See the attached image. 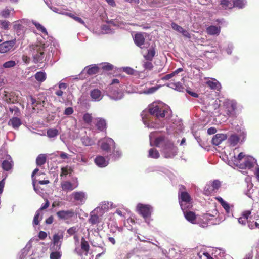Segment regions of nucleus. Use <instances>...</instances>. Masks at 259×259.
I'll return each mask as SVG.
<instances>
[{
  "instance_id": "obj_30",
  "label": "nucleus",
  "mask_w": 259,
  "mask_h": 259,
  "mask_svg": "<svg viewBox=\"0 0 259 259\" xmlns=\"http://www.w3.org/2000/svg\"><path fill=\"white\" fill-rule=\"evenodd\" d=\"M206 83L211 89L220 91L221 88V83L215 79L211 78L206 81Z\"/></svg>"
},
{
  "instance_id": "obj_45",
  "label": "nucleus",
  "mask_w": 259,
  "mask_h": 259,
  "mask_svg": "<svg viewBox=\"0 0 259 259\" xmlns=\"http://www.w3.org/2000/svg\"><path fill=\"white\" fill-rule=\"evenodd\" d=\"M179 203L181 206V209L183 212L187 211V209H189L191 208V207L192 206L191 201H182L181 202V203Z\"/></svg>"
},
{
  "instance_id": "obj_40",
  "label": "nucleus",
  "mask_w": 259,
  "mask_h": 259,
  "mask_svg": "<svg viewBox=\"0 0 259 259\" xmlns=\"http://www.w3.org/2000/svg\"><path fill=\"white\" fill-rule=\"evenodd\" d=\"M35 78L38 81L42 82L46 79V74L41 71L38 72L35 74Z\"/></svg>"
},
{
  "instance_id": "obj_58",
  "label": "nucleus",
  "mask_w": 259,
  "mask_h": 259,
  "mask_svg": "<svg viewBox=\"0 0 259 259\" xmlns=\"http://www.w3.org/2000/svg\"><path fill=\"white\" fill-rule=\"evenodd\" d=\"M221 205L225 210L226 213H227L228 215L232 213L230 205L227 202L225 201L223 202L222 204H221Z\"/></svg>"
},
{
  "instance_id": "obj_56",
  "label": "nucleus",
  "mask_w": 259,
  "mask_h": 259,
  "mask_svg": "<svg viewBox=\"0 0 259 259\" xmlns=\"http://www.w3.org/2000/svg\"><path fill=\"white\" fill-rule=\"evenodd\" d=\"M100 68H102L104 70H111L113 69V65L108 63H104L103 64H99Z\"/></svg>"
},
{
  "instance_id": "obj_33",
  "label": "nucleus",
  "mask_w": 259,
  "mask_h": 259,
  "mask_svg": "<svg viewBox=\"0 0 259 259\" xmlns=\"http://www.w3.org/2000/svg\"><path fill=\"white\" fill-rule=\"evenodd\" d=\"M50 249L52 251V252L50 254V259H60L61 257V252L60 250L56 249V248H54V247H51Z\"/></svg>"
},
{
  "instance_id": "obj_7",
  "label": "nucleus",
  "mask_w": 259,
  "mask_h": 259,
  "mask_svg": "<svg viewBox=\"0 0 259 259\" xmlns=\"http://www.w3.org/2000/svg\"><path fill=\"white\" fill-rule=\"evenodd\" d=\"M70 196L73 199V201L76 205H82L85 203L88 195L83 191H75L73 192Z\"/></svg>"
},
{
  "instance_id": "obj_11",
  "label": "nucleus",
  "mask_w": 259,
  "mask_h": 259,
  "mask_svg": "<svg viewBox=\"0 0 259 259\" xmlns=\"http://www.w3.org/2000/svg\"><path fill=\"white\" fill-rule=\"evenodd\" d=\"M78 186V183L76 180L74 182L71 183L70 181H65L61 183V187L63 191L68 192L71 191L76 188Z\"/></svg>"
},
{
  "instance_id": "obj_54",
  "label": "nucleus",
  "mask_w": 259,
  "mask_h": 259,
  "mask_svg": "<svg viewBox=\"0 0 259 259\" xmlns=\"http://www.w3.org/2000/svg\"><path fill=\"white\" fill-rule=\"evenodd\" d=\"M89 245L88 242L82 239L81 241V248L83 250L87 253L89 251Z\"/></svg>"
},
{
  "instance_id": "obj_36",
  "label": "nucleus",
  "mask_w": 259,
  "mask_h": 259,
  "mask_svg": "<svg viewBox=\"0 0 259 259\" xmlns=\"http://www.w3.org/2000/svg\"><path fill=\"white\" fill-rule=\"evenodd\" d=\"M247 1L246 0H234L232 4V8L235 7L239 9H242L245 7Z\"/></svg>"
},
{
  "instance_id": "obj_53",
  "label": "nucleus",
  "mask_w": 259,
  "mask_h": 259,
  "mask_svg": "<svg viewBox=\"0 0 259 259\" xmlns=\"http://www.w3.org/2000/svg\"><path fill=\"white\" fill-rule=\"evenodd\" d=\"M77 159L79 162H82L84 164H87L89 162L88 158L82 154L77 155Z\"/></svg>"
},
{
  "instance_id": "obj_10",
  "label": "nucleus",
  "mask_w": 259,
  "mask_h": 259,
  "mask_svg": "<svg viewBox=\"0 0 259 259\" xmlns=\"http://www.w3.org/2000/svg\"><path fill=\"white\" fill-rule=\"evenodd\" d=\"M0 99L7 103H14L16 101L13 93H10L3 89H0Z\"/></svg>"
},
{
  "instance_id": "obj_16",
  "label": "nucleus",
  "mask_w": 259,
  "mask_h": 259,
  "mask_svg": "<svg viewBox=\"0 0 259 259\" xmlns=\"http://www.w3.org/2000/svg\"><path fill=\"white\" fill-rule=\"evenodd\" d=\"M246 157V156L243 153L241 152L238 154L237 157L233 156V159L231 160H229L228 164L231 166H236L239 167V165L242 164L241 163V160L243 158L245 159Z\"/></svg>"
},
{
  "instance_id": "obj_63",
  "label": "nucleus",
  "mask_w": 259,
  "mask_h": 259,
  "mask_svg": "<svg viewBox=\"0 0 259 259\" xmlns=\"http://www.w3.org/2000/svg\"><path fill=\"white\" fill-rule=\"evenodd\" d=\"M171 26L172 28L175 30V31H177V32L181 33L182 30H183V28H182L181 26L178 25L176 23L172 22L171 24Z\"/></svg>"
},
{
  "instance_id": "obj_14",
  "label": "nucleus",
  "mask_w": 259,
  "mask_h": 259,
  "mask_svg": "<svg viewBox=\"0 0 259 259\" xmlns=\"http://www.w3.org/2000/svg\"><path fill=\"white\" fill-rule=\"evenodd\" d=\"M112 203L108 201H103L100 203L95 209H97L99 215H103L108 210L109 207H112Z\"/></svg>"
},
{
  "instance_id": "obj_55",
  "label": "nucleus",
  "mask_w": 259,
  "mask_h": 259,
  "mask_svg": "<svg viewBox=\"0 0 259 259\" xmlns=\"http://www.w3.org/2000/svg\"><path fill=\"white\" fill-rule=\"evenodd\" d=\"M102 32L104 34H108L112 33V30L108 24H105L102 26Z\"/></svg>"
},
{
  "instance_id": "obj_20",
  "label": "nucleus",
  "mask_w": 259,
  "mask_h": 259,
  "mask_svg": "<svg viewBox=\"0 0 259 259\" xmlns=\"http://www.w3.org/2000/svg\"><path fill=\"white\" fill-rule=\"evenodd\" d=\"M22 20L15 21L14 24V29L18 36H22L24 32V27L22 25Z\"/></svg>"
},
{
  "instance_id": "obj_62",
  "label": "nucleus",
  "mask_w": 259,
  "mask_h": 259,
  "mask_svg": "<svg viewBox=\"0 0 259 259\" xmlns=\"http://www.w3.org/2000/svg\"><path fill=\"white\" fill-rule=\"evenodd\" d=\"M253 212L251 210H246L242 212V216L243 218H245L246 220H247L249 217L250 218H253Z\"/></svg>"
},
{
  "instance_id": "obj_19",
  "label": "nucleus",
  "mask_w": 259,
  "mask_h": 259,
  "mask_svg": "<svg viewBox=\"0 0 259 259\" xmlns=\"http://www.w3.org/2000/svg\"><path fill=\"white\" fill-rule=\"evenodd\" d=\"M100 67L99 65L93 64L85 67L81 74L86 72L89 75H94L99 72Z\"/></svg>"
},
{
  "instance_id": "obj_23",
  "label": "nucleus",
  "mask_w": 259,
  "mask_h": 259,
  "mask_svg": "<svg viewBox=\"0 0 259 259\" xmlns=\"http://www.w3.org/2000/svg\"><path fill=\"white\" fill-rule=\"evenodd\" d=\"M108 159H106L104 157L102 156H98L95 159L96 164L100 167H104L108 165L109 162Z\"/></svg>"
},
{
  "instance_id": "obj_15",
  "label": "nucleus",
  "mask_w": 259,
  "mask_h": 259,
  "mask_svg": "<svg viewBox=\"0 0 259 259\" xmlns=\"http://www.w3.org/2000/svg\"><path fill=\"white\" fill-rule=\"evenodd\" d=\"M256 163V160L251 156H246L245 157L244 163L239 165V168L244 169L246 168H251Z\"/></svg>"
},
{
  "instance_id": "obj_24",
  "label": "nucleus",
  "mask_w": 259,
  "mask_h": 259,
  "mask_svg": "<svg viewBox=\"0 0 259 259\" xmlns=\"http://www.w3.org/2000/svg\"><path fill=\"white\" fill-rule=\"evenodd\" d=\"M22 124L21 120L16 117L11 118L8 122V125L11 126L15 130H18Z\"/></svg>"
},
{
  "instance_id": "obj_52",
  "label": "nucleus",
  "mask_w": 259,
  "mask_h": 259,
  "mask_svg": "<svg viewBox=\"0 0 259 259\" xmlns=\"http://www.w3.org/2000/svg\"><path fill=\"white\" fill-rule=\"evenodd\" d=\"M32 185L34 190L36 193L39 195L43 194V189L39 187L38 186H36L35 179H33Z\"/></svg>"
},
{
  "instance_id": "obj_5",
  "label": "nucleus",
  "mask_w": 259,
  "mask_h": 259,
  "mask_svg": "<svg viewBox=\"0 0 259 259\" xmlns=\"http://www.w3.org/2000/svg\"><path fill=\"white\" fill-rule=\"evenodd\" d=\"M119 83V79L117 78L113 79L109 87L110 89L111 90L110 97L112 99L115 100H118L122 99L123 97V92L121 90H116L117 87L114 86L115 84H118Z\"/></svg>"
},
{
  "instance_id": "obj_27",
  "label": "nucleus",
  "mask_w": 259,
  "mask_h": 259,
  "mask_svg": "<svg viewBox=\"0 0 259 259\" xmlns=\"http://www.w3.org/2000/svg\"><path fill=\"white\" fill-rule=\"evenodd\" d=\"M213 216L209 214H205L203 215V222L200 224L202 227H205L207 226L208 224H213L214 222L212 221Z\"/></svg>"
},
{
  "instance_id": "obj_48",
  "label": "nucleus",
  "mask_w": 259,
  "mask_h": 259,
  "mask_svg": "<svg viewBox=\"0 0 259 259\" xmlns=\"http://www.w3.org/2000/svg\"><path fill=\"white\" fill-rule=\"evenodd\" d=\"M162 252L163 254L165 255L166 258H175L177 255H174V254L176 253L175 249L174 248H171L169 250L168 255H166L167 251L166 250L162 249Z\"/></svg>"
},
{
  "instance_id": "obj_46",
  "label": "nucleus",
  "mask_w": 259,
  "mask_h": 259,
  "mask_svg": "<svg viewBox=\"0 0 259 259\" xmlns=\"http://www.w3.org/2000/svg\"><path fill=\"white\" fill-rule=\"evenodd\" d=\"M32 23L35 26L38 30L46 35H48V32L46 29L40 23L36 22V21H33Z\"/></svg>"
},
{
  "instance_id": "obj_50",
  "label": "nucleus",
  "mask_w": 259,
  "mask_h": 259,
  "mask_svg": "<svg viewBox=\"0 0 259 259\" xmlns=\"http://www.w3.org/2000/svg\"><path fill=\"white\" fill-rule=\"evenodd\" d=\"M229 141L231 145L235 146L239 141V138L236 135H232L229 138Z\"/></svg>"
},
{
  "instance_id": "obj_43",
  "label": "nucleus",
  "mask_w": 259,
  "mask_h": 259,
  "mask_svg": "<svg viewBox=\"0 0 259 259\" xmlns=\"http://www.w3.org/2000/svg\"><path fill=\"white\" fill-rule=\"evenodd\" d=\"M28 251L29 248L26 246L21 251L18 259H28Z\"/></svg>"
},
{
  "instance_id": "obj_47",
  "label": "nucleus",
  "mask_w": 259,
  "mask_h": 259,
  "mask_svg": "<svg viewBox=\"0 0 259 259\" xmlns=\"http://www.w3.org/2000/svg\"><path fill=\"white\" fill-rule=\"evenodd\" d=\"M112 153L110 154V156L114 160H116L120 158L121 156V152L118 150H115L113 149L111 151Z\"/></svg>"
},
{
  "instance_id": "obj_34",
  "label": "nucleus",
  "mask_w": 259,
  "mask_h": 259,
  "mask_svg": "<svg viewBox=\"0 0 259 259\" xmlns=\"http://www.w3.org/2000/svg\"><path fill=\"white\" fill-rule=\"evenodd\" d=\"M167 85V87L179 92H183L184 90V87L182 84L180 82H170L168 83Z\"/></svg>"
},
{
  "instance_id": "obj_21",
  "label": "nucleus",
  "mask_w": 259,
  "mask_h": 259,
  "mask_svg": "<svg viewBox=\"0 0 259 259\" xmlns=\"http://www.w3.org/2000/svg\"><path fill=\"white\" fill-rule=\"evenodd\" d=\"M134 41L135 44L141 49H143L144 47L142 46L144 45L145 41V38L142 33H136L134 37Z\"/></svg>"
},
{
  "instance_id": "obj_22",
  "label": "nucleus",
  "mask_w": 259,
  "mask_h": 259,
  "mask_svg": "<svg viewBox=\"0 0 259 259\" xmlns=\"http://www.w3.org/2000/svg\"><path fill=\"white\" fill-rule=\"evenodd\" d=\"M13 165V162L12 158L8 155L7 159L4 160L2 164L3 169L5 171H9L11 170Z\"/></svg>"
},
{
  "instance_id": "obj_31",
  "label": "nucleus",
  "mask_w": 259,
  "mask_h": 259,
  "mask_svg": "<svg viewBox=\"0 0 259 259\" xmlns=\"http://www.w3.org/2000/svg\"><path fill=\"white\" fill-rule=\"evenodd\" d=\"M220 27L211 25L206 28L207 33L211 35H218L220 33Z\"/></svg>"
},
{
  "instance_id": "obj_18",
  "label": "nucleus",
  "mask_w": 259,
  "mask_h": 259,
  "mask_svg": "<svg viewBox=\"0 0 259 259\" xmlns=\"http://www.w3.org/2000/svg\"><path fill=\"white\" fill-rule=\"evenodd\" d=\"M74 215V212L72 210H61L57 212V215L61 219L67 220L72 218Z\"/></svg>"
},
{
  "instance_id": "obj_12",
  "label": "nucleus",
  "mask_w": 259,
  "mask_h": 259,
  "mask_svg": "<svg viewBox=\"0 0 259 259\" xmlns=\"http://www.w3.org/2000/svg\"><path fill=\"white\" fill-rule=\"evenodd\" d=\"M16 42V39L7 41L0 44V53H5L11 50Z\"/></svg>"
},
{
  "instance_id": "obj_60",
  "label": "nucleus",
  "mask_w": 259,
  "mask_h": 259,
  "mask_svg": "<svg viewBox=\"0 0 259 259\" xmlns=\"http://www.w3.org/2000/svg\"><path fill=\"white\" fill-rule=\"evenodd\" d=\"M16 64L15 61L10 60L4 63L3 64V67L6 68H11L15 66Z\"/></svg>"
},
{
  "instance_id": "obj_44",
  "label": "nucleus",
  "mask_w": 259,
  "mask_h": 259,
  "mask_svg": "<svg viewBox=\"0 0 259 259\" xmlns=\"http://www.w3.org/2000/svg\"><path fill=\"white\" fill-rule=\"evenodd\" d=\"M42 215L40 212V210H37L35 213V214L33 219V225L35 226L38 225L39 223V221L42 219Z\"/></svg>"
},
{
  "instance_id": "obj_9",
  "label": "nucleus",
  "mask_w": 259,
  "mask_h": 259,
  "mask_svg": "<svg viewBox=\"0 0 259 259\" xmlns=\"http://www.w3.org/2000/svg\"><path fill=\"white\" fill-rule=\"evenodd\" d=\"M137 209L139 213L142 215L145 221L147 222V220L150 216L152 210V207L149 205L138 204L137 206Z\"/></svg>"
},
{
  "instance_id": "obj_8",
  "label": "nucleus",
  "mask_w": 259,
  "mask_h": 259,
  "mask_svg": "<svg viewBox=\"0 0 259 259\" xmlns=\"http://www.w3.org/2000/svg\"><path fill=\"white\" fill-rule=\"evenodd\" d=\"M221 186V183L218 180L209 182L205 186L204 191L206 195H209L215 193Z\"/></svg>"
},
{
  "instance_id": "obj_35",
  "label": "nucleus",
  "mask_w": 259,
  "mask_h": 259,
  "mask_svg": "<svg viewBox=\"0 0 259 259\" xmlns=\"http://www.w3.org/2000/svg\"><path fill=\"white\" fill-rule=\"evenodd\" d=\"M147 53L144 55L145 59L151 61L155 54V51L153 47H151L148 50Z\"/></svg>"
},
{
  "instance_id": "obj_51",
  "label": "nucleus",
  "mask_w": 259,
  "mask_h": 259,
  "mask_svg": "<svg viewBox=\"0 0 259 259\" xmlns=\"http://www.w3.org/2000/svg\"><path fill=\"white\" fill-rule=\"evenodd\" d=\"M189 252L193 255V257L195 259H201V256L200 255V252L198 251V249L194 248L189 249Z\"/></svg>"
},
{
  "instance_id": "obj_29",
  "label": "nucleus",
  "mask_w": 259,
  "mask_h": 259,
  "mask_svg": "<svg viewBox=\"0 0 259 259\" xmlns=\"http://www.w3.org/2000/svg\"><path fill=\"white\" fill-rule=\"evenodd\" d=\"M184 215L185 216V219L188 221L189 222H191L193 224H196L197 223V218L195 215V213L192 211H184Z\"/></svg>"
},
{
  "instance_id": "obj_41",
  "label": "nucleus",
  "mask_w": 259,
  "mask_h": 259,
  "mask_svg": "<svg viewBox=\"0 0 259 259\" xmlns=\"http://www.w3.org/2000/svg\"><path fill=\"white\" fill-rule=\"evenodd\" d=\"M46 161V156L45 154H39L36 159V163L38 166L44 164Z\"/></svg>"
},
{
  "instance_id": "obj_49",
  "label": "nucleus",
  "mask_w": 259,
  "mask_h": 259,
  "mask_svg": "<svg viewBox=\"0 0 259 259\" xmlns=\"http://www.w3.org/2000/svg\"><path fill=\"white\" fill-rule=\"evenodd\" d=\"M47 134L49 138H54L58 134V131L55 128H50L47 130Z\"/></svg>"
},
{
  "instance_id": "obj_39",
  "label": "nucleus",
  "mask_w": 259,
  "mask_h": 259,
  "mask_svg": "<svg viewBox=\"0 0 259 259\" xmlns=\"http://www.w3.org/2000/svg\"><path fill=\"white\" fill-rule=\"evenodd\" d=\"M82 144L86 146L92 145L95 143V141L88 136H84L81 138Z\"/></svg>"
},
{
  "instance_id": "obj_2",
  "label": "nucleus",
  "mask_w": 259,
  "mask_h": 259,
  "mask_svg": "<svg viewBox=\"0 0 259 259\" xmlns=\"http://www.w3.org/2000/svg\"><path fill=\"white\" fill-rule=\"evenodd\" d=\"M156 132L151 133L149 135L150 144L151 146L160 148L161 152L166 158L175 157L178 153V148L174 143L165 136H156Z\"/></svg>"
},
{
  "instance_id": "obj_13",
  "label": "nucleus",
  "mask_w": 259,
  "mask_h": 259,
  "mask_svg": "<svg viewBox=\"0 0 259 259\" xmlns=\"http://www.w3.org/2000/svg\"><path fill=\"white\" fill-rule=\"evenodd\" d=\"M102 215H99L97 209H94L90 212L88 222L91 225H95L100 222Z\"/></svg>"
},
{
  "instance_id": "obj_25",
  "label": "nucleus",
  "mask_w": 259,
  "mask_h": 259,
  "mask_svg": "<svg viewBox=\"0 0 259 259\" xmlns=\"http://www.w3.org/2000/svg\"><path fill=\"white\" fill-rule=\"evenodd\" d=\"M226 139L227 136L225 134H217L213 137L212 143L215 145H219Z\"/></svg>"
},
{
  "instance_id": "obj_1",
  "label": "nucleus",
  "mask_w": 259,
  "mask_h": 259,
  "mask_svg": "<svg viewBox=\"0 0 259 259\" xmlns=\"http://www.w3.org/2000/svg\"><path fill=\"white\" fill-rule=\"evenodd\" d=\"M171 111L169 107L161 104H153L149 107L148 110H144L141 117L144 124L148 128H156L164 126L163 122L156 123L152 121V116H155L157 119L164 118L166 115L170 116Z\"/></svg>"
},
{
  "instance_id": "obj_32",
  "label": "nucleus",
  "mask_w": 259,
  "mask_h": 259,
  "mask_svg": "<svg viewBox=\"0 0 259 259\" xmlns=\"http://www.w3.org/2000/svg\"><path fill=\"white\" fill-rule=\"evenodd\" d=\"M94 120L96 121V126L99 130L102 131L106 128V123L104 119L97 118L94 119Z\"/></svg>"
},
{
  "instance_id": "obj_4",
  "label": "nucleus",
  "mask_w": 259,
  "mask_h": 259,
  "mask_svg": "<svg viewBox=\"0 0 259 259\" xmlns=\"http://www.w3.org/2000/svg\"><path fill=\"white\" fill-rule=\"evenodd\" d=\"M98 145L101 149L107 153H111L113 149L115 148V143L114 140L110 138L106 137L98 141Z\"/></svg>"
},
{
  "instance_id": "obj_37",
  "label": "nucleus",
  "mask_w": 259,
  "mask_h": 259,
  "mask_svg": "<svg viewBox=\"0 0 259 259\" xmlns=\"http://www.w3.org/2000/svg\"><path fill=\"white\" fill-rule=\"evenodd\" d=\"M160 156L159 153L157 150H156L154 148H151L149 150L148 153V157L152 158H155L157 159Z\"/></svg>"
},
{
  "instance_id": "obj_28",
  "label": "nucleus",
  "mask_w": 259,
  "mask_h": 259,
  "mask_svg": "<svg viewBox=\"0 0 259 259\" xmlns=\"http://www.w3.org/2000/svg\"><path fill=\"white\" fill-rule=\"evenodd\" d=\"M15 13V11L13 8L6 7L1 11L0 15L2 18H9L11 15H13Z\"/></svg>"
},
{
  "instance_id": "obj_38",
  "label": "nucleus",
  "mask_w": 259,
  "mask_h": 259,
  "mask_svg": "<svg viewBox=\"0 0 259 259\" xmlns=\"http://www.w3.org/2000/svg\"><path fill=\"white\" fill-rule=\"evenodd\" d=\"M179 203L181 202L191 201L190 195L187 192H182L179 197Z\"/></svg>"
},
{
  "instance_id": "obj_61",
  "label": "nucleus",
  "mask_w": 259,
  "mask_h": 259,
  "mask_svg": "<svg viewBox=\"0 0 259 259\" xmlns=\"http://www.w3.org/2000/svg\"><path fill=\"white\" fill-rule=\"evenodd\" d=\"M0 25L3 29L7 30L10 26V22L7 20H0Z\"/></svg>"
},
{
  "instance_id": "obj_3",
  "label": "nucleus",
  "mask_w": 259,
  "mask_h": 259,
  "mask_svg": "<svg viewBox=\"0 0 259 259\" xmlns=\"http://www.w3.org/2000/svg\"><path fill=\"white\" fill-rule=\"evenodd\" d=\"M44 47L38 45H32L29 47L30 54L35 63L40 62L44 58Z\"/></svg>"
},
{
  "instance_id": "obj_59",
  "label": "nucleus",
  "mask_w": 259,
  "mask_h": 259,
  "mask_svg": "<svg viewBox=\"0 0 259 259\" xmlns=\"http://www.w3.org/2000/svg\"><path fill=\"white\" fill-rule=\"evenodd\" d=\"M65 15H68L69 16V17H72L73 18L75 21H77L78 22L81 23V24H84V22L83 21V20L81 19L80 18L78 17H76V16H74L73 15V14H71V13H67V12H66L65 13H64Z\"/></svg>"
},
{
  "instance_id": "obj_57",
  "label": "nucleus",
  "mask_w": 259,
  "mask_h": 259,
  "mask_svg": "<svg viewBox=\"0 0 259 259\" xmlns=\"http://www.w3.org/2000/svg\"><path fill=\"white\" fill-rule=\"evenodd\" d=\"M83 119L84 122L88 124H90L93 120L91 114L89 113H85L83 116Z\"/></svg>"
},
{
  "instance_id": "obj_6",
  "label": "nucleus",
  "mask_w": 259,
  "mask_h": 259,
  "mask_svg": "<svg viewBox=\"0 0 259 259\" xmlns=\"http://www.w3.org/2000/svg\"><path fill=\"white\" fill-rule=\"evenodd\" d=\"M225 114L229 117L235 115L237 103L234 100H226L224 103Z\"/></svg>"
},
{
  "instance_id": "obj_64",
  "label": "nucleus",
  "mask_w": 259,
  "mask_h": 259,
  "mask_svg": "<svg viewBox=\"0 0 259 259\" xmlns=\"http://www.w3.org/2000/svg\"><path fill=\"white\" fill-rule=\"evenodd\" d=\"M122 70L129 75H132L134 74L135 70L129 67H125L122 68Z\"/></svg>"
},
{
  "instance_id": "obj_26",
  "label": "nucleus",
  "mask_w": 259,
  "mask_h": 259,
  "mask_svg": "<svg viewBox=\"0 0 259 259\" xmlns=\"http://www.w3.org/2000/svg\"><path fill=\"white\" fill-rule=\"evenodd\" d=\"M63 239V235L62 234H55L53 236V246L54 248H56L58 250L60 249L61 244V240Z\"/></svg>"
},
{
  "instance_id": "obj_42",
  "label": "nucleus",
  "mask_w": 259,
  "mask_h": 259,
  "mask_svg": "<svg viewBox=\"0 0 259 259\" xmlns=\"http://www.w3.org/2000/svg\"><path fill=\"white\" fill-rule=\"evenodd\" d=\"M219 3L225 9L232 8V4L230 0H219Z\"/></svg>"
},
{
  "instance_id": "obj_17",
  "label": "nucleus",
  "mask_w": 259,
  "mask_h": 259,
  "mask_svg": "<svg viewBox=\"0 0 259 259\" xmlns=\"http://www.w3.org/2000/svg\"><path fill=\"white\" fill-rule=\"evenodd\" d=\"M90 97L93 101H100L103 97V94L102 92L97 89H94L90 92Z\"/></svg>"
}]
</instances>
